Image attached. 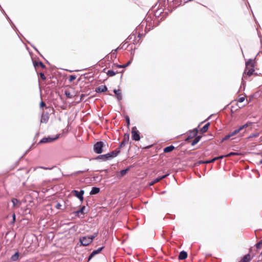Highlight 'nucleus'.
Returning a JSON list of instances; mask_svg holds the SVG:
<instances>
[{"label":"nucleus","instance_id":"6ab92c4d","mask_svg":"<svg viewBox=\"0 0 262 262\" xmlns=\"http://www.w3.org/2000/svg\"><path fill=\"white\" fill-rule=\"evenodd\" d=\"M231 137H232V136L231 135V134L226 136L222 140V142H223L224 141L226 140H227V139H229Z\"/></svg>","mask_w":262,"mask_h":262},{"label":"nucleus","instance_id":"473e14b6","mask_svg":"<svg viewBox=\"0 0 262 262\" xmlns=\"http://www.w3.org/2000/svg\"><path fill=\"white\" fill-rule=\"evenodd\" d=\"M13 221H14L15 220V214L13 215Z\"/></svg>","mask_w":262,"mask_h":262},{"label":"nucleus","instance_id":"9d476101","mask_svg":"<svg viewBox=\"0 0 262 262\" xmlns=\"http://www.w3.org/2000/svg\"><path fill=\"white\" fill-rule=\"evenodd\" d=\"M174 147L173 146H172V145L169 146L165 147L164 149V151L165 152H169L172 151L174 149Z\"/></svg>","mask_w":262,"mask_h":262},{"label":"nucleus","instance_id":"a211bd4d","mask_svg":"<svg viewBox=\"0 0 262 262\" xmlns=\"http://www.w3.org/2000/svg\"><path fill=\"white\" fill-rule=\"evenodd\" d=\"M107 75L110 76H113L114 75H115V73L113 71H108V72H107Z\"/></svg>","mask_w":262,"mask_h":262},{"label":"nucleus","instance_id":"ea45409f","mask_svg":"<svg viewBox=\"0 0 262 262\" xmlns=\"http://www.w3.org/2000/svg\"><path fill=\"white\" fill-rule=\"evenodd\" d=\"M40 65L41 67H43V64L42 63H40Z\"/></svg>","mask_w":262,"mask_h":262},{"label":"nucleus","instance_id":"aec40b11","mask_svg":"<svg viewBox=\"0 0 262 262\" xmlns=\"http://www.w3.org/2000/svg\"><path fill=\"white\" fill-rule=\"evenodd\" d=\"M254 72V70L253 69H250L248 72H247V74L248 75H251L252 74V73H253Z\"/></svg>","mask_w":262,"mask_h":262},{"label":"nucleus","instance_id":"f03ea898","mask_svg":"<svg viewBox=\"0 0 262 262\" xmlns=\"http://www.w3.org/2000/svg\"><path fill=\"white\" fill-rule=\"evenodd\" d=\"M103 143L101 142H97L94 145V151L97 154H100L102 152Z\"/></svg>","mask_w":262,"mask_h":262},{"label":"nucleus","instance_id":"4c0bfd02","mask_svg":"<svg viewBox=\"0 0 262 262\" xmlns=\"http://www.w3.org/2000/svg\"><path fill=\"white\" fill-rule=\"evenodd\" d=\"M249 66V63H248L247 64V67H248V66Z\"/></svg>","mask_w":262,"mask_h":262},{"label":"nucleus","instance_id":"39448f33","mask_svg":"<svg viewBox=\"0 0 262 262\" xmlns=\"http://www.w3.org/2000/svg\"><path fill=\"white\" fill-rule=\"evenodd\" d=\"M248 126V124H245L241 127H239L238 128L235 129L234 131H233L232 133H230L231 135L232 136H233L234 135L238 134L241 130H242L243 129L247 127Z\"/></svg>","mask_w":262,"mask_h":262},{"label":"nucleus","instance_id":"9b49d317","mask_svg":"<svg viewBox=\"0 0 262 262\" xmlns=\"http://www.w3.org/2000/svg\"><path fill=\"white\" fill-rule=\"evenodd\" d=\"M18 257H19V254H18V253L17 252V253H15L12 256L11 259L12 261H16V260L18 259Z\"/></svg>","mask_w":262,"mask_h":262},{"label":"nucleus","instance_id":"ddd939ff","mask_svg":"<svg viewBox=\"0 0 262 262\" xmlns=\"http://www.w3.org/2000/svg\"><path fill=\"white\" fill-rule=\"evenodd\" d=\"M208 126H209V124L205 125L204 126H203L201 129V130H200L201 132L202 133H205L207 131V130L208 129Z\"/></svg>","mask_w":262,"mask_h":262},{"label":"nucleus","instance_id":"4be33fe9","mask_svg":"<svg viewBox=\"0 0 262 262\" xmlns=\"http://www.w3.org/2000/svg\"><path fill=\"white\" fill-rule=\"evenodd\" d=\"M127 169H125V170H123L122 171H120V175L121 176H124L127 172Z\"/></svg>","mask_w":262,"mask_h":262},{"label":"nucleus","instance_id":"6e6552de","mask_svg":"<svg viewBox=\"0 0 262 262\" xmlns=\"http://www.w3.org/2000/svg\"><path fill=\"white\" fill-rule=\"evenodd\" d=\"M107 90V88L105 85H101L96 89L97 92H103Z\"/></svg>","mask_w":262,"mask_h":262},{"label":"nucleus","instance_id":"e433bc0d","mask_svg":"<svg viewBox=\"0 0 262 262\" xmlns=\"http://www.w3.org/2000/svg\"><path fill=\"white\" fill-rule=\"evenodd\" d=\"M259 164H262V160L260 161Z\"/></svg>","mask_w":262,"mask_h":262},{"label":"nucleus","instance_id":"2f4dec72","mask_svg":"<svg viewBox=\"0 0 262 262\" xmlns=\"http://www.w3.org/2000/svg\"><path fill=\"white\" fill-rule=\"evenodd\" d=\"M74 79H75V77H73V76H71V77H70V80H71V81H72V80H74Z\"/></svg>","mask_w":262,"mask_h":262},{"label":"nucleus","instance_id":"cd10ccee","mask_svg":"<svg viewBox=\"0 0 262 262\" xmlns=\"http://www.w3.org/2000/svg\"><path fill=\"white\" fill-rule=\"evenodd\" d=\"M224 157H226V156H221L217 157V159H222Z\"/></svg>","mask_w":262,"mask_h":262},{"label":"nucleus","instance_id":"7ed1b4c3","mask_svg":"<svg viewBox=\"0 0 262 262\" xmlns=\"http://www.w3.org/2000/svg\"><path fill=\"white\" fill-rule=\"evenodd\" d=\"M72 193L78 199H80V200L82 202L83 200V194L84 193V190H81L80 191L78 192L76 190H73L72 191Z\"/></svg>","mask_w":262,"mask_h":262},{"label":"nucleus","instance_id":"f257e3e1","mask_svg":"<svg viewBox=\"0 0 262 262\" xmlns=\"http://www.w3.org/2000/svg\"><path fill=\"white\" fill-rule=\"evenodd\" d=\"M94 237H95L94 236H88V237L84 236L80 238V242L82 245L87 246L92 243Z\"/></svg>","mask_w":262,"mask_h":262},{"label":"nucleus","instance_id":"393cba45","mask_svg":"<svg viewBox=\"0 0 262 262\" xmlns=\"http://www.w3.org/2000/svg\"><path fill=\"white\" fill-rule=\"evenodd\" d=\"M237 155H238V154L236 153V152H231V153L229 154L228 155H226V156L228 157V156H230Z\"/></svg>","mask_w":262,"mask_h":262},{"label":"nucleus","instance_id":"dca6fc26","mask_svg":"<svg viewBox=\"0 0 262 262\" xmlns=\"http://www.w3.org/2000/svg\"><path fill=\"white\" fill-rule=\"evenodd\" d=\"M85 207L84 206H83L82 207V208L80 209V210L78 211H77L76 212V213L78 215H79V214L80 213H81V214H84V211H85Z\"/></svg>","mask_w":262,"mask_h":262},{"label":"nucleus","instance_id":"5701e85b","mask_svg":"<svg viewBox=\"0 0 262 262\" xmlns=\"http://www.w3.org/2000/svg\"><path fill=\"white\" fill-rule=\"evenodd\" d=\"M12 202L13 204V206H15L18 203V201L17 200L13 199L12 200Z\"/></svg>","mask_w":262,"mask_h":262},{"label":"nucleus","instance_id":"58836bf2","mask_svg":"<svg viewBox=\"0 0 262 262\" xmlns=\"http://www.w3.org/2000/svg\"><path fill=\"white\" fill-rule=\"evenodd\" d=\"M43 105H44V104H43V103H41V106H43Z\"/></svg>","mask_w":262,"mask_h":262},{"label":"nucleus","instance_id":"c9c22d12","mask_svg":"<svg viewBox=\"0 0 262 262\" xmlns=\"http://www.w3.org/2000/svg\"><path fill=\"white\" fill-rule=\"evenodd\" d=\"M260 243H259V244H257V246H258V247H259V246H260Z\"/></svg>","mask_w":262,"mask_h":262},{"label":"nucleus","instance_id":"412c9836","mask_svg":"<svg viewBox=\"0 0 262 262\" xmlns=\"http://www.w3.org/2000/svg\"><path fill=\"white\" fill-rule=\"evenodd\" d=\"M166 177V175H165V176H162V177H160V178H158V179H156V180H155V182H156H156H159L160 180L163 179V178H165V177Z\"/></svg>","mask_w":262,"mask_h":262},{"label":"nucleus","instance_id":"423d86ee","mask_svg":"<svg viewBox=\"0 0 262 262\" xmlns=\"http://www.w3.org/2000/svg\"><path fill=\"white\" fill-rule=\"evenodd\" d=\"M132 137L136 141H139L140 140V136L138 134V133L134 130V129H133L132 132Z\"/></svg>","mask_w":262,"mask_h":262},{"label":"nucleus","instance_id":"4468645a","mask_svg":"<svg viewBox=\"0 0 262 262\" xmlns=\"http://www.w3.org/2000/svg\"><path fill=\"white\" fill-rule=\"evenodd\" d=\"M200 139H201V137L200 136L197 137L196 138H195V139L192 142V144H191L192 145L194 146L195 144H196L197 143H198L199 142Z\"/></svg>","mask_w":262,"mask_h":262},{"label":"nucleus","instance_id":"a19ab883","mask_svg":"<svg viewBox=\"0 0 262 262\" xmlns=\"http://www.w3.org/2000/svg\"><path fill=\"white\" fill-rule=\"evenodd\" d=\"M126 66V65H124L123 66H122V67H125Z\"/></svg>","mask_w":262,"mask_h":262},{"label":"nucleus","instance_id":"0eeeda50","mask_svg":"<svg viewBox=\"0 0 262 262\" xmlns=\"http://www.w3.org/2000/svg\"><path fill=\"white\" fill-rule=\"evenodd\" d=\"M187 257V254L185 251H182L180 252L179 258L180 259H186Z\"/></svg>","mask_w":262,"mask_h":262},{"label":"nucleus","instance_id":"c756f323","mask_svg":"<svg viewBox=\"0 0 262 262\" xmlns=\"http://www.w3.org/2000/svg\"><path fill=\"white\" fill-rule=\"evenodd\" d=\"M217 160V157H216V158H215L213 159L212 160H211L210 161V162H213V161H215V160Z\"/></svg>","mask_w":262,"mask_h":262},{"label":"nucleus","instance_id":"bb28decb","mask_svg":"<svg viewBox=\"0 0 262 262\" xmlns=\"http://www.w3.org/2000/svg\"><path fill=\"white\" fill-rule=\"evenodd\" d=\"M126 121H127V125H129L130 122H129V118L128 117H126Z\"/></svg>","mask_w":262,"mask_h":262},{"label":"nucleus","instance_id":"7c9ffc66","mask_svg":"<svg viewBox=\"0 0 262 262\" xmlns=\"http://www.w3.org/2000/svg\"><path fill=\"white\" fill-rule=\"evenodd\" d=\"M210 161H205V162H201L200 163H210Z\"/></svg>","mask_w":262,"mask_h":262},{"label":"nucleus","instance_id":"c85d7f7f","mask_svg":"<svg viewBox=\"0 0 262 262\" xmlns=\"http://www.w3.org/2000/svg\"><path fill=\"white\" fill-rule=\"evenodd\" d=\"M60 206H61V205L60 204H59V203L57 204V205H56V207H57V209H59Z\"/></svg>","mask_w":262,"mask_h":262},{"label":"nucleus","instance_id":"20e7f679","mask_svg":"<svg viewBox=\"0 0 262 262\" xmlns=\"http://www.w3.org/2000/svg\"><path fill=\"white\" fill-rule=\"evenodd\" d=\"M58 138V136L57 135L55 136L54 137H48L47 138H45L42 139L40 142L42 143L51 142L57 139Z\"/></svg>","mask_w":262,"mask_h":262},{"label":"nucleus","instance_id":"a878e982","mask_svg":"<svg viewBox=\"0 0 262 262\" xmlns=\"http://www.w3.org/2000/svg\"><path fill=\"white\" fill-rule=\"evenodd\" d=\"M259 135L258 133H255L249 136V138H253V137H257Z\"/></svg>","mask_w":262,"mask_h":262},{"label":"nucleus","instance_id":"1a4fd4ad","mask_svg":"<svg viewBox=\"0 0 262 262\" xmlns=\"http://www.w3.org/2000/svg\"><path fill=\"white\" fill-rule=\"evenodd\" d=\"M99 191H100V189L99 188L93 187L90 192V194L91 195L99 193Z\"/></svg>","mask_w":262,"mask_h":262},{"label":"nucleus","instance_id":"f3484780","mask_svg":"<svg viewBox=\"0 0 262 262\" xmlns=\"http://www.w3.org/2000/svg\"><path fill=\"white\" fill-rule=\"evenodd\" d=\"M114 92L117 95L118 99H121V93H120V90H115L114 91Z\"/></svg>","mask_w":262,"mask_h":262},{"label":"nucleus","instance_id":"2eb2a0df","mask_svg":"<svg viewBox=\"0 0 262 262\" xmlns=\"http://www.w3.org/2000/svg\"><path fill=\"white\" fill-rule=\"evenodd\" d=\"M102 249H103V247H101V248H99L98 250L93 251L90 256V258L92 256H93L94 255H95V254L99 253L102 250Z\"/></svg>","mask_w":262,"mask_h":262},{"label":"nucleus","instance_id":"72a5a7b5","mask_svg":"<svg viewBox=\"0 0 262 262\" xmlns=\"http://www.w3.org/2000/svg\"><path fill=\"white\" fill-rule=\"evenodd\" d=\"M40 75H41V77L43 79H44V78H45V76H44L43 74H40Z\"/></svg>","mask_w":262,"mask_h":262},{"label":"nucleus","instance_id":"f8f14e48","mask_svg":"<svg viewBox=\"0 0 262 262\" xmlns=\"http://www.w3.org/2000/svg\"><path fill=\"white\" fill-rule=\"evenodd\" d=\"M250 259V256L249 254H247L244 256L242 259V262H249Z\"/></svg>","mask_w":262,"mask_h":262},{"label":"nucleus","instance_id":"f704fd0d","mask_svg":"<svg viewBox=\"0 0 262 262\" xmlns=\"http://www.w3.org/2000/svg\"><path fill=\"white\" fill-rule=\"evenodd\" d=\"M156 182L155 181H154V182H152V183L150 184L151 185H153L154 184H155Z\"/></svg>","mask_w":262,"mask_h":262},{"label":"nucleus","instance_id":"b1692460","mask_svg":"<svg viewBox=\"0 0 262 262\" xmlns=\"http://www.w3.org/2000/svg\"><path fill=\"white\" fill-rule=\"evenodd\" d=\"M245 98L244 97H241L238 99V102H243L245 101Z\"/></svg>","mask_w":262,"mask_h":262}]
</instances>
